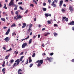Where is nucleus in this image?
I'll use <instances>...</instances> for the list:
<instances>
[{"instance_id": "nucleus-43", "label": "nucleus", "mask_w": 74, "mask_h": 74, "mask_svg": "<svg viewBox=\"0 0 74 74\" xmlns=\"http://www.w3.org/2000/svg\"><path fill=\"white\" fill-rule=\"evenodd\" d=\"M43 56H44L45 55H46V54H45V53H44L42 54Z\"/></svg>"}, {"instance_id": "nucleus-38", "label": "nucleus", "mask_w": 74, "mask_h": 74, "mask_svg": "<svg viewBox=\"0 0 74 74\" xmlns=\"http://www.w3.org/2000/svg\"><path fill=\"white\" fill-rule=\"evenodd\" d=\"M47 22L49 24H51V21H47Z\"/></svg>"}, {"instance_id": "nucleus-15", "label": "nucleus", "mask_w": 74, "mask_h": 74, "mask_svg": "<svg viewBox=\"0 0 74 74\" xmlns=\"http://www.w3.org/2000/svg\"><path fill=\"white\" fill-rule=\"evenodd\" d=\"M23 26L22 27V28H25L26 26V23H23Z\"/></svg>"}, {"instance_id": "nucleus-10", "label": "nucleus", "mask_w": 74, "mask_h": 74, "mask_svg": "<svg viewBox=\"0 0 74 74\" xmlns=\"http://www.w3.org/2000/svg\"><path fill=\"white\" fill-rule=\"evenodd\" d=\"M45 16H46V17H48V16H51V14H49L48 13H45Z\"/></svg>"}, {"instance_id": "nucleus-17", "label": "nucleus", "mask_w": 74, "mask_h": 74, "mask_svg": "<svg viewBox=\"0 0 74 74\" xmlns=\"http://www.w3.org/2000/svg\"><path fill=\"white\" fill-rule=\"evenodd\" d=\"M29 63H31V62H32V58H31V57H29Z\"/></svg>"}, {"instance_id": "nucleus-7", "label": "nucleus", "mask_w": 74, "mask_h": 74, "mask_svg": "<svg viewBox=\"0 0 74 74\" xmlns=\"http://www.w3.org/2000/svg\"><path fill=\"white\" fill-rule=\"evenodd\" d=\"M49 60V62H51V60H52V58H49L48 57H47V58L45 60Z\"/></svg>"}, {"instance_id": "nucleus-16", "label": "nucleus", "mask_w": 74, "mask_h": 74, "mask_svg": "<svg viewBox=\"0 0 74 74\" xmlns=\"http://www.w3.org/2000/svg\"><path fill=\"white\" fill-rule=\"evenodd\" d=\"M14 6L15 7L14 8V10H17L18 8V5H14Z\"/></svg>"}, {"instance_id": "nucleus-12", "label": "nucleus", "mask_w": 74, "mask_h": 74, "mask_svg": "<svg viewBox=\"0 0 74 74\" xmlns=\"http://www.w3.org/2000/svg\"><path fill=\"white\" fill-rule=\"evenodd\" d=\"M10 32V28H9V29H8V30L6 32L5 35H8V34H9V33Z\"/></svg>"}, {"instance_id": "nucleus-41", "label": "nucleus", "mask_w": 74, "mask_h": 74, "mask_svg": "<svg viewBox=\"0 0 74 74\" xmlns=\"http://www.w3.org/2000/svg\"><path fill=\"white\" fill-rule=\"evenodd\" d=\"M32 30V29L29 28L28 30V31L29 32H30V30Z\"/></svg>"}, {"instance_id": "nucleus-40", "label": "nucleus", "mask_w": 74, "mask_h": 74, "mask_svg": "<svg viewBox=\"0 0 74 74\" xmlns=\"http://www.w3.org/2000/svg\"><path fill=\"white\" fill-rule=\"evenodd\" d=\"M65 21H66V22H67L68 21H69V19H68L67 18H65Z\"/></svg>"}, {"instance_id": "nucleus-51", "label": "nucleus", "mask_w": 74, "mask_h": 74, "mask_svg": "<svg viewBox=\"0 0 74 74\" xmlns=\"http://www.w3.org/2000/svg\"><path fill=\"white\" fill-rule=\"evenodd\" d=\"M53 55V53H50V55L51 56H52V55Z\"/></svg>"}, {"instance_id": "nucleus-9", "label": "nucleus", "mask_w": 74, "mask_h": 74, "mask_svg": "<svg viewBox=\"0 0 74 74\" xmlns=\"http://www.w3.org/2000/svg\"><path fill=\"white\" fill-rule=\"evenodd\" d=\"M68 25H74V21H72L70 23H68Z\"/></svg>"}, {"instance_id": "nucleus-14", "label": "nucleus", "mask_w": 74, "mask_h": 74, "mask_svg": "<svg viewBox=\"0 0 74 74\" xmlns=\"http://www.w3.org/2000/svg\"><path fill=\"white\" fill-rule=\"evenodd\" d=\"M60 5L59 6L60 7H61V6L62 5V4H63V1H60Z\"/></svg>"}, {"instance_id": "nucleus-59", "label": "nucleus", "mask_w": 74, "mask_h": 74, "mask_svg": "<svg viewBox=\"0 0 74 74\" xmlns=\"http://www.w3.org/2000/svg\"><path fill=\"white\" fill-rule=\"evenodd\" d=\"M24 61H25V60H23L22 62H21V64H22V63H23V62H24Z\"/></svg>"}, {"instance_id": "nucleus-27", "label": "nucleus", "mask_w": 74, "mask_h": 74, "mask_svg": "<svg viewBox=\"0 0 74 74\" xmlns=\"http://www.w3.org/2000/svg\"><path fill=\"white\" fill-rule=\"evenodd\" d=\"M42 9L43 11H47V8H43Z\"/></svg>"}, {"instance_id": "nucleus-53", "label": "nucleus", "mask_w": 74, "mask_h": 74, "mask_svg": "<svg viewBox=\"0 0 74 74\" xmlns=\"http://www.w3.org/2000/svg\"><path fill=\"white\" fill-rule=\"evenodd\" d=\"M38 38H40V35L38 34Z\"/></svg>"}, {"instance_id": "nucleus-52", "label": "nucleus", "mask_w": 74, "mask_h": 74, "mask_svg": "<svg viewBox=\"0 0 74 74\" xmlns=\"http://www.w3.org/2000/svg\"><path fill=\"white\" fill-rule=\"evenodd\" d=\"M19 8H20V9H21V10H23V8H22V7H21V6L19 7Z\"/></svg>"}, {"instance_id": "nucleus-44", "label": "nucleus", "mask_w": 74, "mask_h": 74, "mask_svg": "<svg viewBox=\"0 0 74 74\" xmlns=\"http://www.w3.org/2000/svg\"><path fill=\"white\" fill-rule=\"evenodd\" d=\"M10 62L11 63H13V62H14V60H10Z\"/></svg>"}, {"instance_id": "nucleus-55", "label": "nucleus", "mask_w": 74, "mask_h": 74, "mask_svg": "<svg viewBox=\"0 0 74 74\" xmlns=\"http://www.w3.org/2000/svg\"><path fill=\"white\" fill-rule=\"evenodd\" d=\"M38 26L39 27H41L42 26V25H38Z\"/></svg>"}, {"instance_id": "nucleus-46", "label": "nucleus", "mask_w": 74, "mask_h": 74, "mask_svg": "<svg viewBox=\"0 0 74 74\" xmlns=\"http://www.w3.org/2000/svg\"><path fill=\"white\" fill-rule=\"evenodd\" d=\"M62 12H64L65 11V10L64 9H62Z\"/></svg>"}, {"instance_id": "nucleus-1", "label": "nucleus", "mask_w": 74, "mask_h": 74, "mask_svg": "<svg viewBox=\"0 0 74 74\" xmlns=\"http://www.w3.org/2000/svg\"><path fill=\"white\" fill-rule=\"evenodd\" d=\"M36 63H38L37 65V66L38 67H39L40 66H41V64L43 63V60H38L36 62Z\"/></svg>"}, {"instance_id": "nucleus-45", "label": "nucleus", "mask_w": 74, "mask_h": 74, "mask_svg": "<svg viewBox=\"0 0 74 74\" xmlns=\"http://www.w3.org/2000/svg\"><path fill=\"white\" fill-rule=\"evenodd\" d=\"M23 52H22L19 55H23Z\"/></svg>"}, {"instance_id": "nucleus-21", "label": "nucleus", "mask_w": 74, "mask_h": 74, "mask_svg": "<svg viewBox=\"0 0 74 74\" xmlns=\"http://www.w3.org/2000/svg\"><path fill=\"white\" fill-rule=\"evenodd\" d=\"M15 14L16 15H17V16H16V17H18V11H16L15 12Z\"/></svg>"}, {"instance_id": "nucleus-8", "label": "nucleus", "mask_w": 74, "mask_h": 74, "mask_svg": "<svg viewBox=\"0 0 74 74\" xmlns=\"http://www.w3.org/2000/svg\"><path fill=\"white\" fill-rule=\"evenodd\" d=\"M10 38L8 37H7L4 39V40H5L6 42H8V41L10 40Z\"/></svg>"}, {"instance_id": "nucleus-42", "label": "nucleus", "mask_w": 74, "mask_h": 74, "mask_svg": "<svg viewBox=\"0 0 74 74\" xmlns=\"http://www.w3.org/2000/svg\"><path fill=\"white\" fill-rule=\"evenodd\" d=\"M14 35H16V34H15V33L14 32L12 34V36H14Z\"/></svg>"}, {"instance_id": "nucleus-63", "label": "nucleus", "mask_w": 74, "mask_h": 74, "mask_svg": "<svg viewBox=\"0 0 74 74\" xmlns=\"http://www.w3.org/2000/svg\"><path fill=\"white\" fill-rule=\"evenodd\" d=\"M7 27H3V29H7Z\"/></svg>"}, {"instance_id": "nucleus-28", "label": "nucleus", "mask_w": 74, "mask_h": 74, "mask_svg": "<svg viewBox=\"0 0 74 74\" xmlns=\"http://www.w3.org/2000/svg\"><path fill=\"white\" fill-rule=\"evenodd\" d=\"M32 39H31L29 41V44L32 43Z\"/></svg>"}, {"instance_id": "nucleus-61", "label": "nucleus", "mask_w": 74, "mask_h": 74, "mask_svg": "<svg viewBox=\"0 0 74 74\" xmlns=\"http://www.w3.org/2000/svg\"><path fill=\"white\" fill-rule=\"evenodd\" d=\"M3 14H4V15H5L6 14V13L5 12H3Z\"/></svg>"}, {"instance_id": "nucleus-49", "label": "nucleus", "mask_w": 74, "mask_h": 74, "mask_svg": "<svg viewBox=\"0 0 74 74\" xmlns=\"http://www.w3.org/2000/svg\"><path fill=\"white\" fill-rule=\"evenodd\" d=\"M23 3L22 2H19L18 3V4L19 5H20L21 4H23Z\"/></svg>"}, {"instance_id": "nucleus-30", "label": "nucleus", "mask_w": 74, "mask_h": 74, "mask_svg": "<svg viewBox=\"0 0 74 74\" xmlns=\"http://www.w3.org/2000/svg\"><path fill=\"white\" fill-rule=\"evenodd\" d=\"M16 26V25L15 23H14V24H12L11 26V27H15Z\"/></svg>"}, {"instance_id": "nucleus-5", "label": "nucleus", "mask_w": 74, "mask_h": 74, "mask_svg": "<svg viewBox=\"0 0 74 74\" xmlns=\"http://www.w3.org/2000/svg\"><path fill=\"white\" fill-rule=\"evenodd\" d=\"M51 5L53 6V7H56L57 6L56 4H55V1H53L52 4H51Z\"/></svg>"}, {"instance_id": "nucleus-25", "label": "nucleus", "mask_w": 74, "mask_h": 74, "mask_svg": "<svg viewBox=\"0 0 74 74\" xmlns=\"http://www.w3.org/2000/svg\"><path fill=\"white\" fill-rule=\"evenodd\" d=\"M66 17H63V18H62V21H64V20L66 19Z\"/></svg>"}, {"instance_id": "nucleus-39", "label": "nucleus", "mask_w": 74, "mask_h": 74, "mask_svg": "<svg viewBox=\"0 0 74 74\" xmlns=\"http://www.w3.org/2000/svg\"><path fill=\"white\" fill-rule=\"evenodd\" d=\"M48 2H49V4H51V0H48Z\"/></svg>"}, {"instance_id": "nucleus-54", "label": "nucleus", "mask_w": 74, "mask_h": 74, "mask_svg": "<svg viewBox=\"0 0 74 74\" xmlns=\"http://www.w3.org/2000/svg\"><path fill=\"white\" fill-rule=\"evenodd\" d=\"M54 1L56 3H58V0H54Z\"/></svg>"}, {"instance_id": "nucleus-29", "label": "nucleus", "mask_w": 74, "mask_h": 74, "mask_svg": "<svg viewBox=\"0 0 74 74\" xmlns=\"http://www.w3.org/2000/svg\"><path fill=\"white\" fill-rule=\"evenodd\" d=\"M53 34L54 36H55V37H56V36L58 35V34H57L56 33V32L53 33Z\"/></svg>"}, {"instance_id": "nucleus-3", "label": "nucleus", "mask_w": 74, "mask_h": 74, "mask_svg": "<svg viewBox=\"0 0 74 74\" xmlns=\"http://www.w3.org/2000/svg\"><path fill=\"white\" fill-rule=\"evenodd\" d=\"M22 18V16H21V15H19L18 16V17H16V16H15L14 18V20H15L17 21L18 19H21Z\"/></svg>"}, {"instance_id": "nucleus-35", "label": "nucleus", "mask_w": 74, "mask_h": 74, "mask_svg": "<svg viewBox=\"0 0 74 74\" xmlns=\"http://www.w3.org/2000/svg\"><path fill=\"white\" fill-rule=\"evenodd\" d=\"M42 4L43 6H45V5H46V3H43Z\"/></svg>"}, {"instance_id": "nucleus-34", "label": "nucleus", "mask_w": 74, "mask_h": 74, "mask_svg": "<svg viewBox=\"0 0 74 74\" xmlns=\"http://www.w3.org/2000/svg\"><path fill=\"white\" fill-rule=\"evenodd\" d=\"M36 56V53H34L32 55V57H33V58H34V56Z\"/></svg>"}, {"instance_id": "nucleus-18", "label": "nucleus", "mask_w": 74, "mask_h": 74, "mask_svg": "<svg viewBox=\"0 0 74 74\" xmlns=\"http://www.w3.org/2000/svg\"><path fill=\"white\" fill-rule=\"evenodd\" d=\"M10 54H9L8 55L6 56L5 57V59H8V57H10Z\"/></svg>"}, {"instance_id": "nucleus-13", "label": "nucleus", "mask_w": 74, "mask_h": 74, "mask_svg": "<svg viewBox=\"0 0 74 74\" xmlns=\"http://www.w3.org/2000/svg\"><path fill=\"white\" fill-rule=\"evenodd\" d=\"M21 71H22V70H21V69H19L18 72V74H22V73L21 72Z\"/></svg>"}, {"instance_id": "nucleus-23", "label": "nucleus", "mask_w": 74, "mask_h": 74, "mask_svg": "<svg viewBox=\"0 0 74 74\" xmlns=\"http://www.w3.org/2000/svg\"><path fill=\"white\" fill-rule=\"evenodd\" d=\"M1 20L2 21H3V22H5V19L3 18H1Z\"/></svg>"}, {"instance_id": "nucleus-26", "label": "nucleus", "mask_w": 74, "mask_h": 74, "mask_svg": "<svg viewBox=\"0 0 74 74\" xmlns=\"http://www.w3.org/2000/svg\"><path fill=\"white\" fill-rule=\"evenodd\" d=\"M24 58V56H23L21 57V58H20V60L21 62L22 60V59Z\"/></svg>"}, {"instance_id": "nucleus-11", "label": "nucleus", "mask_w": 74, "mask_h": 74, "mask_svg": "<svg viewBox=\"0 0 74 74\" xmlns=\"http://www.w3.org/2000/svg\"><path fill=\"white\" fill-rule=\"evenodd\" d=\"M14 5H15V4H14V3L11 2H10L9 4V6H11V5H14Z\"/></svg>"}, {"instance_id": "nucleus-33", "label": "nucleus", "mask_w": 74, "mask_h": 74, "mask_svg": "<svg viewBox=\"0 0 74 74\" xmlns=\"http://www.w3.org/2000/svg\"><path fill=\"white\" fill-rule=\"evenodd\" d=\"M28 63H29V60H28V59H27L26 63H25V64H27Z\"/></svg>"}, {"instance_id": "nucleus-48", "label": "nucleus", "mask_w": 74, "mask_h": 74, "mask_svg": "<svg viewBox=\"0 0 74 74\" xmlns=\"http://www.w3.org/2000/svg\"><path fill=\"white\" fill-rule=\"evenodd\" d=\"M30 6V7H34V5L33 4H31Z\"/></svg>"}, {"instance_id": "nucleus-58", "label": "nucleus", "mask_w": 74, "mask_h": 74, "mask_svg": "<svg viewBox=\"0 0 74 74\" xmlns=\"http://www.w3.org/2000/svg\"><path fill=\"white\" fill-rule=\"evenodd\" d=\"M14 0H11V1L10 2L11 3H14Z\"/></svg>"}, {"instance_id": "nucleus-64", "label": "nucleus", "mask_w": 74, "mask_h": 74, "mask_svg": "<svg viewBox=\"0 0 74 74\" xmlns=\"http://www.w3.org/2000/svg\"><path fill=\"white\" fill-rule=\"evenodd\" d=\"M72 62H74V59L72 60Z\"/></svg>"}, {"instance_id": "nucleus-60", "label": "nucleus", "mask_w": 74, "mask_h": 74, "mask_svg": "<svg viewBox=\"0 0 74 74\" xmlns=\"http://www.w3.org/2000/svg\"><path fill=\"white\" fill-rule=\"evenodd\" d=\"M28 12V10H27L25 11V14H26V13H27V12Z\"/></svg>"}, {"instance_id": "nucleus-6", "label": "nucleus", "mask_w": 74, "mask_h": 74, "mask_svg": "<svg viewBox=\"0 0 74 74\" xmlns=\"http://www.w3.org/2000/svg\"><path fill=\"white\" fill-rule=\"evenodd\" d=\"M27 43H24L22 45V48H25V47H26L27 46Z\"/></svg>"}, {"instance_id": "nucleus-2", "label": "nucleus", "mask_w": 74, "mask_h": 74, "mask_svg": "<svg viewBox=\"0 0 74 74\" xmlns=\"http://www.w3.org/2000/svg\"><path fill=\"white\" fill-rule=\"evenodd\" d=\"M20 62V61H19V59H18L15 61V63L14 64L13 66H15V67L17 66L19 64Z\"/></svg>"}, {"instance_id": "nucleus-62", "label": "nucleus", "mask_w": 74, "mask_h": 74, "mask_svg": "<svg viewBox=\"0 0 74 74\" xmlns=\"http://www.w3.org/2000/svg\"><path fill=\"white\" fill-rule=\"evenodd\" d=\"M36 36H33L34 38H36Z\"/></svg>"}, {"instance_id": "nucleus-32", "label": "nucleus", "mask_w": 74, "mask_h": 74, "mask_svg": "<svg viewBox=\"0 0 74 74\" xmlns=\"http://www.w3.org/2000/svg\"><path fill=\"white\" fill-rule=\"evenodd\" d=\"M33 66V64H31L29 65V67H30V68L32 67V66Z\"/></svg>"}, {"instance_id": "nucleus-47", "label": "nucleus", "mask_w": 74, "mask_h": 74, "mask_svg": "<svg viewBox=\"0 0 74 74\" xmlns=\"http://www.w3.org/2000/svg\"><path fill=\"white\" fill-rule=\"evenodd\" d=\"M54 26H56V27H58V25H57V24H55L54 25Z\"/></svg>"}, {"instance_id": "nucleus-36", "label": "nucleus", "mask_w": 74, "mask_h": 74, "mask_svg": "<svg viewBox=\"0 0 74 74\" xmlns=\"http://www.w3.org/2000/svg\"><path fill=\"white\" fill-rule=\"evenodd\" d=\"M11 14L12 15H14V12L12 10L11 12Z\"/></svg>"}, {"instance_id": "nucleus-31", "label": "nucleus", "mask_w": 74, "mask_h": 74, "mask_svg": "<svg viewBox=\"0 0 74 74\" xmlns=\"http://www.w3.org/2000/svg\"><path fill=\"white\" fill-rule=\"evenodd\" d=\"M18 53H19V52L18 51H17L16 52V50L14 51V54H16V55H17V54H18Z\"/></svg>"}, {"instance_id": "nucleus-57", "label": "nucleus", "mask_w": 74, "mask_h": 74, "mask_svg": "<svg viewBox=\"0 0 74 74\" xmlns=\"http://www.w3.org/2000/svg\"><path fill=\"white\" fill-rule=\"evenodd\" d=\"M3 49H4V50H5L6 49V48L4 47H3Z\"/></svg>"}, {"instance_id": "nucleus-19", "label": "nucleus", "mask_w": 74, "mask_h": 74, "mask_svg": "<svg viewBox=\"0 0 74 74\" xmlns=\"http://www.w3.org/2000/svg\"><path fill=\"white\" fill-rule=\"evenodd\" d=\"M12 51V49L11 48H10L8 50H6V51H3L5 52H8V51Z\"/></svg>"}, {"instance_id": "nucleus-37", "label": "nucleus", "mask_w": 74, "mask_h": 74, "mask_svg": "<svg viewBox=\"0 0 74 74\" xmlns=\"http://www.w3.org/2000/svg\"><path fill=\"white\" fill-rule=\"evenodd\" d=\"M5 68H4L2 69V71L3 72H4L5 71Z\"/></svg>"}, {"instance_id": "nucleus-20", "label": "nucleus", "mask_w": 74, "mask_h": 74, "mask_svg": "<svg viewBox=\"0 0 74 74\" xmlns=\"http://www.w3.org/2000/svg\"><path fill=\"white\" fill-rule=\"evenodd\" d=\"M3 8L5 9V10L7 9V7H6V4H4V6L3 7Z\"/></svg>"}, {"instance_id": "nucleus-4", "label": "nucleus", "mask_w": 74, "mask_h": 74, "mask_svg": "<svg viewBox=\"0 0 74 74\" xmlns=\"http://www.w3.org/2000/svg\"><path fill=\"white\" fill-rule=\"evenodd\" d=\"M69 9L70 11H71V12H72V11H73V9H74V8H73V6H70L69 7Z\"/></svg>"}, {"instance_id": "nucleus-50", "label": "nucleus", "mask_w": 74, "mask_h": 74, "mask_svg": "<svg viewBox=\"0 0 74 74\" xmlns=\"http://www.w3.org/2000/svg\"><path fill=\"white\" fill-rule=\"evenodd\" d=\"M29 38V35H28V37L25 38V40H27Z\"/></svg>"}, {"instance_id": "nucleus-24", "label": "nucleus", "mask_w": 74, "mask_h": 74, "mask_svg": "<svg viewBox=\"0 0 74 74\" xmlns=\"http://www.w3.org/2000/svg\"><path fill=\"white\" fill-rule=\"evenodd\" d=\"M33 26V24H30L29 25V28H32V27Z\"/></svg>"}, {"instance_id": "nucleus-56", "label": "nucleus", "mask_w": 74, "mask_h": 74, "mask_svg": "<svg viewBox=\"0 0 74 74\" xmlns=\"http://www.w3.org/2000/svg\"><path fill=\"white\" fill-rule=\"evenodd\" d=\"M45 30V28H43L42 29V31H44V30Z\"/></svg>"}, {"instance_id": "nucleus-22", "label": "nucleus", "mask_w": 74, "mask_h": 74, "mask_svg": "<svg viewBox=\"0 0 74 74\" xmlns=\"http://www.w3.org/2000/svg\"><path fill=\"white\" fill-rule=\"evenodd\" d=\"M49 34H50V33L49 32H47V33L46 34H45V36H48Z\"/></svg>"}]
</instances>
